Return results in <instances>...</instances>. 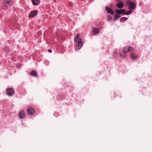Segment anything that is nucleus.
Returning <instances> with one entry per match:
<instances>
[{"mask_svg":"<svg viewBox=\"0 0 152 152\" xmlns=\"http://www.w3.org/2000/svg\"><path fill=\"white\" fill-rule=\"evenodd\" d=\"M74 41L75 42V49H80L83 45L82 39L80 37V34H77L75 38Z\"/></svg>","mask_w":152,"mask_h":152,"instance_id":"f257e3e1","label":"nucleus"},{"mask_svg":"<svg viewBox=\"0 0 152 152\" xmlns=\"http://www.w3.org/2000/svg\"><path fill=\"white\" fill-rule=\"evenodd\" d=\"M133 50V48L132 47L128 46H126L124 48L122 51L124 54L123 55L121 53L120 54V57L122 58L125 57L126 56V53L131 52Z\"/></svg>","mask_w":152,"mask_h":152,"instance_id":"f03ea898","label":"nucleus"},{"mask_svg":"<svg viewBox=\"0 0 152 152\" xmlns=\"http://www.w3.org/2000/svg\"><path fill=\"white\" fill-rule=\"evenodd\" d=\"M126 5L128 6V8L129 10H132L134 9L136 6L134 2H130L129 1L127 2Z\"/></svg>","mask_w":152,"mask_h":152,"instance_id":"7ed1b4c3","label":"nucleus"},{"mask_svg":"<svg viewBox=\"0 0 152 152\" xmlns=\"http://www.w3.org/2000/svg\"><path fill=\"white\" fill-rule=\"evenodd\" d=\"M13 2L10 0L4 1L3 4L4 6L6 7H9L12 4Z\"/></svg>","mask_w":152,"mask_h":152,"instance_id":"20e7f679","label":"nucleus"},{"mask_svg":"<svg viewBox=\"0 0 152 152\" xmlns=\"http://www.w3.org/2000/svg\"><path fill=\"white\" fill-rule=\"evenodd\" d=\"M6 93L7 95L12 96L14 94L15 92L12 88H8L7 89Z\"/></svg>","mask_w":152,"mask_h":152,"instance_id":"39448f33","label":"nucleus"},{"mask_svg":"<svg viewBox=\"0 0 152 152\" xmlns=\"http://www.w3.org/2000/svg\"><path fill=\"white\" fill-rule=\"evenodd\" d=\"M27 112L28 114L30 115H34L35 113V110L34 109L31 108L30 107H28Z\"/></svg>","mask_w":152,"mask_h":152,"instance_id":"423d86ee","label":"nucleus"},{"mask_svg":"<svg viewBox=\"0 0 152 152\" xmlns=\"http://www.w3.org/2000/svg\"><path fill=\"white\" fill-rule=\"evenodd\" d=\"M37 14V10H34L31 12L28 15V17L30 18L36 16Z\"/></svg>","mask_w":152,"mask_h":152,"instance_id":"0eeeda50","label":"nucleus"},{"mask_svg":"<svg viewBox=\"0 0 152 152\" xmlns=\"http://www.w3.org/2000/svg\"><path fill=\"white\" fill-rule=\"evenodd\" d=\"M18 115L19 118L20 119L25 118L26 116V113L24 111H22L19 113Z\"/></svg>","mask_w":152,"mask_h":152,"instance_id":"6e6552de","label":"nucleus"},{"mask_svg":"<svg viewBox=\"0 0 152 152\" xmlns=\"http://www.w3.org/2000/svg\"><path fill=\"white\" fill-rule=\"evenodd\" d=\"M138 57V56L133 53L131 54L130 58L132 60H136Z\"/></svg>","mask_w":152,"mask_h":152,"instance_id":"1a4fd4ad","label":"nucleus"},{"mask_svg":"<svg viewBox=\"0 0 152 152\" xmlns=\"http://www.w3.org/2000/svg\"><path fill=\"white\" fill-rule=\"evenodd\" d=\"M117 7L119 9H122L123 8L124 4L122 1H119L116 5Z\"/></svg>","mask_w":152,"mask_h":152,"instance_id":"9d476101","label":"nucleus"},{"mask_svg":"<svg viewBox=\"0 0 152 152\" xmlns=\"http://www.w3.org/2000/svg\"><path fill=\"white\" fill-rule=\"evenodd\" d=\"M105 10L107 12L111 14V15H113V11L109 7H105Z\"/></svg>","mask_w":152,"mask_h":152,"instance_id":"9b49d317","label":"nucleus"},{"mask_svg":"<svg viewBox=\"0 0 152 152\" xmlns=\"http://www.w3.org/2000/svg\"><path fill=\"white\" fill-rule=\"evenodd\" d=\"M125 11L124 9H122L121 10H116V13L118 15H120L123 14V13H124Z\"/></svg>","mask_w":152,"mask_h":152,"instance_id":"f8f14e48","label":"nucleus"},{"mask_svg":"<svg viewBox=\"0 0 152 152\" xmlns=\"http://www.w3.org/2000/svg\"><path fill=\"white\" fill-rule=\"evenodd\" d=\"M31 1L33 5H37L39 3L40 0H31Z\"/></svg>","mask_w":152,"mask_h":152,"instance_id":"ddd939ff","label":"nucleus"},{"mask_svg":"<svg viewBox=\"0 0 152 152\" xmlns=\"http://www.w3.org/2000/svg\"><path fill=\"white\" fill-rule=\"evenodd\" d=\"M30 74L31 75L35 77H37V72L35 70H32L30 73Z\"/></svg>","mask_w":152,"mask_h":152,"instance_id":"4468645a","label":"nucleus"},{"mask_svg":"<svg viewBox=\"0 0 152 152\" xmlns=\"http://www.w3.org/2000/svg\"><path fill=\"white\" fill-rule=\"evenodd\" d=\"M99 29L97 28H94L93 29V32L95 34H96L99 31Z\"/></svg>","mask_w":152,"mask_h":152,"instance_id":"2eb2a0df","label":"nucleus"},{"mask_svg":"<svg viewBox=\"0 0 152 152\" xmlns=\"http://www.w3.org/2000/svg\"><path fill=\"white\" fill-rule=\"evenodd\" d=\"M128 18L126 17H122L120 19V21L121 22H123L124 21L127 20Z\"/></svg>","mask_w":152,"mask_h":152,"instance_id":"dca6fc26","label":"nucleus"},{"mask_svg":"<svg viewBox=\"0 0 152 152\" xmlns=\"http://www.w3.org/2000/svg\"><path fill=\"white\" fill-rule=\"evenodd\" d=\"M132 11L130 10L129 11H127L126 12L123 13V15L126 14V15H129L131 14L132 12Z\"/></svg>","mask_w":152,"mask_h":152,"instance_id":"f3484780","label":"nucleus"},{"mask_svg":"<svg viewBox=\"0 0 152 152\" xmlns=\"http://www.w3.org/2000/svg\"><path fill=\"white\" fill-rule=\"evenodd\" d=\"M120 17V16L118 15H115L114 16V19L116 20L119 18Z\"/></svg>","mask_w":152,"mask_h":152,"instance_id":"a211bd4d","label":"nucleus"},{"mask_svg":"<svg viewBox=\"0 0 152 152\" xmlns=\"http://www.w3.org/2000/svg\"><path fill=\"white\" fill-rule=\"evenodd\" d=\"M4 49L5 51H6L7 53L8 52L9 48L7 46H6L5 47Z\"/></svg>","mask_w":152,"mask_h":152,"instance_id":"6ab92c4d","label":"nucleus"},{"mask_svg":"<svg viewBox=\"0 0 152 152\" xmlns=\"http://www.w3.org/2000/svg\"><path fill=\"white\" fill-rule=\"evenodd\" d=\"M112 18L111 16H109L108 17L107 19L108 20L110 21L112 19Z\"/></svg>","mask_w":152,"mask_h":152,"instance_id":"aec40b11","label":"nucleus"},{"mask_svg":"<svg viewBox=\"0 0 152 152\" xmlns=\"http://www.w3.org/2000/svg\"><path fill=\"white\" fill-rule=\"evenodd\" d=\"M48 51L50 52V53H51L52 52V51L51 50H50V49H49L48 50Z\"/></svg>","mask_w":152,"mask_h":152,"instance_id":"412c9836","label":"nucleus"},{"mask_svg":"<svg viewBox=\"0 0 152 152\" xmlns=\"http://www.w3.org/2000/svg\"><path fill=\"white\" fill-rule=\"evenodd\" d=\"M69 5H70V6H72V4H70Z\"/></svg>","mask_w":152,"mask_h":152,"instance_id":"4be33fe9","label":"nucleus"}]
</instances>
